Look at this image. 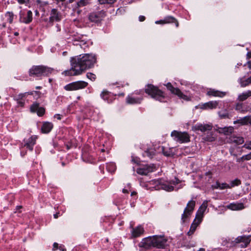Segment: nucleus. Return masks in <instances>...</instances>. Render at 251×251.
<instances>
[{"instance_id":"obj_1","label":"nucleus","mask_w":251,"mask_h":251,"mask_svg":"<svg viewBox=\"0 0 251 251\" xmlns=\"http://www.w3.org/2000/svg\"><path fill=\"white\" fill-rule=\"evenodd\" d=\"M96 60V56L92 54H84L72 57L70 60L71 69L65 71L63 74L68 76L80 75L87 69L92 67Z\"/></svg>"},{"instance_id":"obj_2","label":"nucleus","mask_w":251,"mask_h":251,"mask_svg":"<svg viewBox=\"0 0 251 251\" xmlns=\"http://www.w3.org/2000/svg\"><path fill=\"white\" fill-rule=\"evenodd\" d=\"M53 71L52 68L43 65L33 66L29 70V75L30 76L41 77L48 76Z\"/></svg>"},{"instance_id":"obj_3","label":"nucleus","mask_w":251,"mask_h":251,"mask_svg":"<svg viewBox=\"0 0 251 251\" xmlns=\"http://www.w3.org/2000/svg\"><path fill=\"white\" fill-rule=\"evenodd\" d=\"M145 92L151 98L160 101H163L165 97L164 93L161 90L152 84L147 85L145 87Z\"/></svg>"},{"instance_id":"obj_4","label":"nucleus","mask_w":251,"mask_h":251,"mask_svg":"<svg viewBox=\"0 0 251 251\" xmlns=\"http://www.w3.org/2000/svg\"><path fill=\"white\" fill-rule=\"evenodd\" d=\"M195 205L196 201L194 200H191L187 203L186 207L181 215V221L182 223H185L189 221L194 210Z\"/></svg>"},{"instance_id":"obj_5","label":"nucleus","mask_w":251,"mask_h":251,"mask_svg":"<svg viewBox=\"0 0 251 251\" xmlns=\"http://www.w3.org/2000/svg\"><path fill=\"white\" fill-rule=\"evenodd\" d=\"M171 136L175 141L180 143H185L190 141V136L186 132L174 130L171 133Z\"/></svg>"},{"instance_id":"obj_6","label":"nucleus","mask_w":251,"mask_h":251,"mask_svg":"<svg viewBox=\"0 0 251 251\" xmlns=\"http://www.w3.org/2000/svg\"><path fill=\"white\" fill-rule=\"evenodd\" d=\"M88 83L84 81H78L69 83L64 87L67 91H75L86 87Z\"/></svg>"},{"instance_id":"obj_7","label":"nucleus","mask_w":251,"mask_h":251,"mask_svg":"<svg viewBox=\"0 0 251 251\" xmlns=\"http://www.w3.org/2000/svg\"><path fill=\"white\" fill-rule=\"evenodd\" d=\"M166 86L172 93L177 95L180 99L187 101L190 100L187 96L184 95L178 88L174 87L171 83H168Z\"/></svg>"},{"instance_id":"obj_8","label":"nucleus","mask_w":251,"mask_h":251,"mask_svg":"<svg viewBox=\"0 0 251 251\" xmlns=\"http://www.w3.org/2000/svg\"><path fill=\"white\" fill-rule=\"evenodd\" d=\"M251 241V236H241L235 239L234 242L242 248H246Z\"/></svg>"},{"instance_id":"obj_9","label":"nucleus","mask_w":251,"mask_h":251,"mask_svg":"<svg viewBox=\"0 0 251 251\" xmlns=\"http://www.w3.org/2000/svg\"><path fill=\"white\" fill-rule=\"evenodd\" d=\"M105 16V12L104 10H101L90 13L89 16V19L92 22L97 23L101 21Z\"/></svg>"},{"instance_id":"obj_10","label":"nucleus","mask_w":251,"mask_h":251,"mask_svg":"<svg viewBox=\"0 0 251 251\" xmlns=\"http://www.w3.org/2000/svg\"><path fill=\"white\" fill-rule=\"evenodd\" d=\"M62 19L61 13L55 8L52 9L50 12L49 23L51 25L54 22H59Z\"/></svg>"},{"instance_id":"obj_11","label":"nucleus","mask_w":251,"mask_h":251,"mask_svg":"<svg viewBox=\"0 0 251 251\" xmlns=\"http://www.w3.org/2000/svg\"><path fill=\"white\" fill-rule=\"evenodd\" d=\"M153 248H164L167 240L161 236H153Z\"/></svg>"},{"instance_id":"obj_12","label":"nucleus","mask_w":251,"mask_h":251,"mask_svg":"<svg viewBox=\"0 0 251 251\" xmlns=\"http://www.w3.org/2000/svg\"><path fill=\"white\" fill-rule=\"evenodd\" d=\"M19 15L20 21L21 22L26 24L31 22L32 20V12L30 10H28L26 14L21 11Z\"/></svg>"},{"instance_id":"obj_13","label":"nucleus","mask_w":251,"mask_h":251,"mask_svg":"<svg viewBox=\"0 0 251 251\" xmlns=\"http://www.w3.org/2000/svg\"><path fill=\"white\" fill-rule=\"evenodd\" d=\"M154 181L160 186L159 188L169 192L172 191L174 189V186L171 185L172 183H170V182H165L162 179L156 180Z\"/></svg>"},{"instance_id":"obj_14","label":"nucleus","mask_w":251,"mask_h":251,"mask_svg":"<svg viewBox=\"0 0 251 251\" xmlns=\"http://www.w3.org/2000/svg\"><path fill=\"white\" fill-rule=\"evenodd\" d=\"M139 247L146 249L153 248V236H149L142 239L139 243Z\"/></svg>"},{"instance_id":"obj_15","label":"nucleus","mask_w":251,"mask_h":251,"mask_svg":"<svg viewBox=\"0 0 251 251\" xmlns=\"http://www.w3.org/2000/svg\"><path fill=\"white\" fill-rule=\"evenodd\" d=\"M153 165H144L137 169V173L141 175H147L149 173L153 172L154 170Z\"/></svg>"},{"instance_id":"obj_16","label":"nucleus","mask_w":251,"mask_h":251,"mask_svg":"<svg viewBox=\"0 0 251 251\" xmlns=\"http://www.w3.org/2000/svg\"><path fill=\"white\" fill-rule=\"evenodd\" d=\"M207 207V201H204L198 210L195 218L199 219V221H202L204 213Z\"/></svg>"},{"instance_id":"obj_17","label":"nucleus","mask_w":251,"mask_h":251,"mask_svg":"<svg viewBox=\"0 0 251 251\" xmlns=\"http://www.w3.org/2000/svg\"><path fill=\"white\" fill-rule=\"evenodd\" d=\"M38 138L37 136L33 135L30 137L28 139L25 140V146L29 150H33V146L36 144V141Z\"/></svg>"},{"instance_id":"obj_18","label":"nucleus","mask_w":251,"mask_h":251,"mask_svg":"<svg viewBox=\"0 0 251 251\" xmlns=\"http://www.w3.org/2000/svg\"><path fill=\"white\" fill-rule=\"evenodd\" d=\"M218 104L217 101H210L202 104L200 108L202 109H212L216 108Z\"/></svg>"},{"instance_id":"obj_19","label":"nucleus","mask_w":251,"mask_h":251,"mask_svg":"<svg viewBox=\"0 0 251 251\" xmlns=\"http://www.w3.org/2000/svg\"><path fill=\"white\" fill-rule=\"evenodd\" d=\"M171 23H175L176 27L178 26V23L177 20L172 16H168L164 18V20H160L158 21H156V24H168Z\"/></svg>"},{"instance_id":"obj_20","label":"nucleus","mask_w":251,"mask_h":251,"mask_svg":"<svg viewBox=\"0 0 251 251\" xmlns=\"http://www.w3.org/2000/svg\"><path fill=\"white\" fill-rule=\"evenodd\" d=\"M226 207L231 210H240L244 208L243 203H231Z\"/></svg>"},{"instance_id":"obj_21","label":"nucleus","mask_w":251,"mask_h":251,"mask_svg":"<svg viewBox=\"0 0 251 251\" xmlns=\"http://www.w3.org/2000/svg\"><path fill=\"white\" fill-rule=\"evenodd\" d=\"M233 123L234 124H240L242 125L249 124L251 125V116H248L240 118L238 120L235 121Z\"/></svg>"},{"instance_id":"obj_22","label":"nucleus","mask_w":251,"mask_h":251,"mask_svg":"<svg viewBox=\"0 0 251 251\" xmlns=\"http://www.w3.org/2000/svg\"><path fill=\"white\" fill-rule=\"evenodd\" d=\"M144 232V229L141 226H139L132 230V236L134 238L140 236Z\"/></svg>"},{"instance_id":"obj_23","label":"nucleus","mask_w":251,"mask_h":251,"mask_svg":"<svg viewBox=\"0 0 251 251\" xmlns=\"http://www.w3.org/2000/svg\"><path fill=\"white\" fill-rule=\"evenodd\" d=\"M202 221H199V219L195 218L192 224L189 231L187 233L189 236L192 235L195 231L197 226Z\"/></svg>"},{"instance_id":"obj_24","label":"nucleus","mask_w":251,"mask_h":251,"mask_svg":"<svg viewBox=\"0 0 251 251\" xmlns=\"http://www.w3.org/2000/svg\"><path fill=\"white\" fill-rule=\"evenodd\" d=\"M217 130L219 133L228 135L233 132V128L232 126L219 127Z\"/></svg>"},{"instance_id":"obj_25","label":"nucleus","mask_w":251,"mask_h":251,"mask_svg":"<svg viewBox=\"0 0 251 251\" xmlns=\"http://www.w3.org/2000/svg\"><path fill=\"white\" fill-rule=\"evenodd\" d=\"M229 141L237 145H241L244 143V140L243 137L232 136L229 138Z\"/></svg>"},{"instance_id":"obj_26","label":"nucleus","mask_w":251,"mask_h":251,"mask_svg":"<svg viewBox=\"0 0 251 251\" xmlns=\"http://www.w3.org/2000/svg\"><path fill=\"white\" fill-rule=\"evenodd\" d=\"M250 97H251V90H248L247 92L240 94L238 97L237 100L239 101H243L246 100Z\"/></svg>"},{"instance_id":"obj_27","label":"nucleus","mask_w":251,"mask_h":251,"mask_svg":"<svg viewBox=\"0 0 251 251\" xmlns=\"http://www.w3.org/2000/svg\"><path fill=\"white\" fill-rule=\"evenodd\" d=\"M142 100V99L135 98L131 97L129 96H127L126 99V102L128 104H130L140 103Z\"/></svg>"},{"instance_id":"obj_28","label":"nucleus","mask_w":251,"mask_h":251,"mask_svg":"<svg viewBox=\"0 0 251 251\" xmlns=\"http://www.w3.org/2000/svg\"><path fill=\"white\" fill-rule=\"evenodd\" d=\"M91 2V0H80L76 3V9H78L89 4Z\"/></svg>"},{"instance_id":"obj_29","label":"nucleus","mask_w":251,"mask_h":251,"mask_svg":"<svg viewBox=\"0 0 251 251\" xmlns=\"http://www.w3.org/2000/svg\"><path fill=\"white\" fill-rule=\"evenodd\" d=\"M207 94L208 96H212L216 97H222V96L224 95L223 93L214 90H210L208 91L207 93Z\"/></svg>"},{"instance_id":"obj_30","label":"nucleus","mask_w":251,"mask_h":251,"mask_svg":"<svg viewBox=\"0 0 251 251\" xmlns=\"http://www.w3.org/2000/svg\"><path fill=\"white\" fill-rule=\"evenodd\" d=\"M5 18H6L7 21L10 24H11L13 22V20L14 18V14L13 12H7L5 14Z\"/></svg>"},{"instance_id":"obj_31","label":"nucleus","mask_w":251,"mask_h":251,"mask_svg":"<svg viewBox=\"0 0 251 251\" xmlns=\"http://www.w3.org/2000/svg\"><path fill=\"white\" fill-rule=\"evenodd\" d=\"M251 83V76L246 79L241 80V85L242 87H245Z\"/></svg>"},{"instance_id":"obj_32","label":"nucleus","mask_w":251,"mask_h":251,"mask_svg":"<svg viewBox=\"0 0 251 251\" xmlns=\"http://www.w3.org/2000/svg\"><path fill=\"white\" fill-rule=\"evenodd\" d=\"M52 129V126H41V131L42 133H48Z\"/></svg>"},{"instance_id":"obj_33","label":"nucleus","mask_w":251,"mask_h":251,"mask_svg":"<svg viewBox=\"0 0 251 251\" xmlns=\"http://www.w3.org/2000/svg\"><path fill=\"white\" fill-rule=\"evenodd\" d=\"M211 126H195V129L196 130H200L201 132H205L207 130H210Z\"/></svg>"},{"instance_id":"obj_34","label":"nucleus","mask_w":251,"mask_h":251,"mask_svg":"<svg viewBox=\"0 0 251 251\" xmlns=\"http://www.w3.org/2000/svg\"><path fill=\"white\" fill-rule=\"evenodd\" d=\"M98 1L100 4H112L115 3L117 0H98Z\"/></svg>"},{"instance_id":"obj_35","label":"nucleus","mask_w":251,"mask_h":251,"mask_svg":"<svg viewBox=\"0 0 251 251\" xmlns=\"http://www.w3.org/2000/svg\"><path fill=\"white\" fill-rule=\"evenodd\" d=\"M39 107V104L38 103H34L30 106V111L32 112H36L38 108Z\"/></svg>"},{"instance_id":"obj_36","label":"nucleus","mask_w":251,"mask_h":251,"mask_svg":"<svg viewBox=\"0 0 251 251\" xmlns=\"http://www.w3.org/2000/svg\"><path fill=\"white\" fill-rule=\"evenodd\" d=\"M154 155V151L153 150H147L145 151L144 155L147 156L150 158L152 157Z\"/></svg>"},{"instance_id":"obj_37","label":"nucleus","mask_w":251,"mask_h":251,"mask_svg":"<svg viewBox=\"0 0 251 251\" xmlns=\"http://www.w3.org/2000/svg\"><path fill=\"white\" fill-rule=\"evenodd\" d=\"M163 153L164 155L166 156H172L174 155V153L170 149L169 150H163Z\"/></svg>"},{"instance_id":"obj_38","label":"nucleus","mask_w":251,"mask_h":251,"mask_svg":"<svg viewBox=\"0 0 251 251\" xmlns=\"http://www.w3.org/2000/svg\"><path fill=\"white\" fill-rule=\"evenodd\" d=\"M241 181L240 180H239L238 179H235L231 182V185L230 187H234L235 186H238L240 184H241Z\"/></svg>"},{"instance_id":"obj_39","label":"nucleus","mask_w":251,"mask_h":251,"mask_svg":"<svg viewBox=\"0 0 251 251\" xmlns=\"http://www.w3.org/2000/svg\"><path fill=\"white\" fill-rule=\"evenodd\" d=\"M219 115L222 119H225L226 118H228L229 115L227 111H225L223 112H219Z\"/></svg>"},{"instance_id":"obj_40","label":"nucleus","mask_w":251,"mask_h":251,"mask_svg":"<svg viewBox=\"0 0 251 251\" xmlns=\"http://www.w3.org/2000/svg\"><path fill=\"white\" fill-rule=\"evenodd\" d=\"M45 111V109L43 107H39L36 111L37 114L39 116L43 115Z\"/></svg>"},{"instance_id":"obj_41","label":"nucleus","mask_w":251,"mask_h":251,"mask_svg":"<svg viewBox=\"0 0 251 251\" xmlns=\"http://www.w3.org/2000/svg\"><path fill=\"white\" fill-rule=\"evenodd\" d=\"M109 95V93L108 91H103L101 94V97L104 100H106L108 99V96Z\"/></svg>"},{"instance_id":"obj_42","label":"nucleus","mask_w":251,"mask_h":251,"mask_svg":"<svg viewBox=\"0 0 251 251\" xmlns=\"http://www.w3.org/2000/svg\"><path fill=\"white\" fill-rule=\"evenodd\" d=\"M243 147L248 150H251V141H246Z\"/></svg>"},{"instance_id":"obj_43","label":"nucleus","mask_w":251,"mask_h":251,"mask_svg":"<svg viewBox=\"0 0 251 251\" xmlns=\"http://www.w3.org/2000/svg\"><path fill=\"white\" fill-rule=\"evenodd\" d=\"M240 160H249L251 159V152L246 155H243L240 159Z\"/></svg>"},{"instance_id":"obj_44","label":"nucleus","mask_w":251,"mask_h":251,"mask_svg":"<svg viewBox=\"0 0 251 251\" xmlns=\"http://www.w3.org/2000/svg\"><path fill=\"white\" fill-rule=\"evenodd\" d=\"M87 77L91 80H95L96 79V75L91 73L87 74Z\"/></svg>"},{"instance_id":"obj_45","label":"nucleus","mask_w":251,"mask_h":251,"mask_svg":"<svg viewBox=\"0 0 251 251\" xmlns=\"http://www.w3.org/2000/svg\"><path fill=\"white\" fill-rule=\"evenodd\" d=\"M220 189L221 190H223V189H226V188H230L231 187L227 183H222L221 184V186H220Z\"/></svg>"},{"instance_id":"obj_46","label":"nucleus","mask_w":251,"mask_h":251,"mask_svg":"<svg viewBox=\"0 0 251 251\" xmlns=\"http://www.w3.org/2000/svg\"><path fill=\"white\" fill-rule=\"evenodd\" d=\"M235 109L239 111H243V104L241 103H238L236 105Z\"/></svg>"},{"instance_id":"obj_47","label":"nucleus","mask_w":251,"mask_h":251,"mask_svg":"<svg viewBox=\"0 0 251 251\" xmlns=\"http://www.w3.org/2000/svg\"><path fill=\"white\" fill-rule=\"evenodd\" d=\"M76 145H75L74 143H73L72 142L69 144L66 145V148L67 150H69L73 147L76 148Z\"/></svg>"},{"instance_id":"obj_48","label":"nucleus","mask_w":251,"mask_h":251,"mask_svg":"<svg viewBox=\"0 0 251 251\" xmlns=\"http://www.w3.org/2000/svg\"><path fill=\"white\" fill-rule=\"evenodd\" d=\"M25 94H20L19 95H18L17 97V100H22L23 99V98L25 97Z\"/></svg>"},{"instance_id":"obj_49","label":"nucleus","mask_w":251,"mask_h":251,"mask_svg":"<svg viewBox=\"0 0 251 251\" xmlns=\"http://www.w3.org/2000/svg\"><path fill=\"white\" fill-rule=\"evenodd\" d=\"M29 1V0H18V1L20 4L27 3Z\"/></svg>"},{"instance_id":"obj_50","label":"nucleus","mask_w":251,"mask_h":251,"mask_svg":"<svg viewBox=\"0 0 251 251\" xmlns=\"http://www.w3.org/2000/svg\"><path fill=\"white\" fill-rule=\"evenodd\" d=\"M179 182V180L177 178H176V181L172 180V181H170V183H172V184H174V185H176V184H178Z\"/></svg>"},{"instance_id":"obj_51","label":"nucleus","mask_w":251,"mask_h":251,"mask_svg":"<svg viewBox=\"0 0 251 251\" xmlns=\"http://www.w3.org/2000/svg\"><path fill=\"white\" fill-rule=\"evenodd\" d=\"M59 246L57 243H54L53 245V250H56L58 249Z\"/></svg>"},{"instance_id":"obj_52","label":"nucleus","mask_w":251,"mask_h":251,"mask_svg":"<svg viewBox=\"0 0 251 251\" xmlns=\"http://www.w3.org/2000/svg\"><path fill=\"white\" fill-rule=\"evenodd\" d=\"M61 117H62V115H60V114H55L54 116V118L55 119H57V120H60L61 119Z\"/></svg>"},{"instance_id":"obj_53","label":"nucleus","mask_w":251,"mask_h":251,"mask_svg":"<svg viewBox=\"0 0 251 251\" xmlns=\"http://www.w3.org/2000/svg\"><path fill=\"white\" fill-rule=\"evenodd\" d=\"M220 186H221V183H220L218 182H217L214 187H215V188H216V189L219 188L220 189V187H221Z\"/></svg>"},{"instance_id":"obj_54","label":"nucleus","mask_w":251,"mask_h":251,"mask_svg":"<svg viewBox=\"0 0 251 251\" xmlns=\"http://www.w3.org/2000/svg\"><path fill=\"white\" fill-rule=\"evenodd\" d=\"M139 19L140 21L143 22L145 20V17L144 16H140Z\"/></svg>"},{"instance_id":"obj_55","label":"nucleus","mask_w":251,"mask_h":251,"mask_svg":"<svg viewBox=\"0 0 251 251\" xmlns=\"http://www.w3.org/2000/svg\"><path fill=\"white\" fill-rule=\"evenodd\" d=\"M58 249L61 251H66V249L64 248V246H60L58 248Z\"/></svg>"},{"instance_id":"obj_56","label":"nucleus","mask_w":251,"mask_h":251,"mask_svg":"<svg viewBox=\"0 0 251 251\" xmlns=\"http://www.w3.org/2000/svg\"><path fill=\"white\" fill-rule=\"evenodd\" d=\"M230 154L231 155H233V156H236V154L234 153L233 149H230Z\"/></svg>"},{"instance_id":"obj_57","label":"nucleus","mask_w":251,"mask_h":251,"mask_svg":"<svg viewBox=\"0 0 251 251\" xmlns=\"http://www.w3.org/2000/svg\"><path fill=\"white\" fill-rule=\"evenodd\" d=\"M18 103L19 104V105H20L21 106H23L25 103H24V101H20V100H19V101L18 102Z\"/></svg>"},{"instance_id":"obj_58","label":"nucleus","mask_w":251,"mask_h":251,"mask_svg":"<svg viewBox=\"0 0 251 251\" xmlns=\"http://www.w3.org/2000/svg\"><path fill=\"white\" fill-rule=\"evenodd\" d=\"M247 56L248 58H251V51L248 52Z\"/></svg>"},{"instance_id":"obj_59","label":"nucleus","mask_w":251,"mask_h":251,"mask_svg":"<svg viewBox=\"0 0 251 251\" xmlns=\"http://www.w3.org/2000/svg\"><path fill=\"white\" fill-rule=\"evenodd\" d=\"M248 68L249 69H251V60L250 61L248 62L247 63Z\"/></svg>"},{"instance_id":"obj_60","label":"nucleus","mask_w":251,"mask_h":251,"mask_svg":"<svg viewBox=\"0 0 251 251\" xmlns=\"http://www.w3.org/2000/svg\"><path fill=\"white\" fill-rule=\"evenodd\" d=\"M59 216V213H56L53 215V217L55 219H57Z\"/></svg>"},{"instance_id":"obj_61","label":"nucleus","mask_w":251,"mask_h":251,"mask_svg":"<svg viewBox=\"0 0 251 251\" xmlns=\"http://www.w3.org/2000/svg\"><path fill=\"white\" fill-rule=\"evenodd\" d=\"M123 193H128L127 190H126V189H124L123 190Z\"/></svg>"},{"instance_id":"obj_62","label":"nucleus","mask_w":251,"mask_h":251,"mask_svg":"<svg viewBox=\"0 0 251 251\" xmlns=\"http://www.w3.org/2000/svg\"><path fill=\"white\" fill-rule=\"evenodd\" d=\"M49 124V123L47 122V123H44V124H43V126H49V125H48Z\"/></svg>"},{"instance_id":"obj_63","label":"nucleus","mask_w":251,"mask_h":251,"mask_svg":"<svg viewBox=\"0 0 251 251\" xmlns=\"http://www.w3.org/2000/svg\"><path fill=\"white\" fill-rule=\"evenodd\" d=\"M80 12H81V11L80 10H79V9H77L76 10V12H77V14H79L80 13Z\"/></svg>"},{"instance_id":"obj_64","label":"nucleus","mask_w":251,"mask_h":251,"mask_svg":"<svg viewBox=\"0 0 251 251\" xmlns=\"http://www.w3.org/2000/svg\"><path fill=\"white\" fill-rule=\"evenodd\" d=\"M198 251H204V249H202V248H201Z\"/></svg>"}]
</instances>
